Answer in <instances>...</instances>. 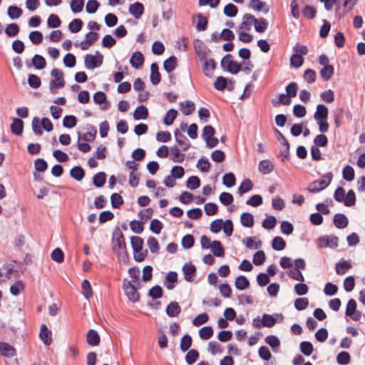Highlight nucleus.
<instances>
[{"label":"nucleus","instance_id":"nucleus-1","mask_svg":"<svg viewBox=\"0 0 365 365\" xmlns=\"http://www.w3.org/2000/svg\"><path fill=\"white\" fill-rule=\"evenodd\" d=\"M329 115L328 108L324 104H319L314 114V118L319 125V130L325 133L329 130V125L327 121Z\"/></svg>","mask_w":365,"mask_h":365},{"label":"nucleus","instance_id":"nucleus-2","mask_svg":"<svg viewBox=\"0 0 365 365\" xmlns=\"http://www.w3.org/2000/svg\"><path fill=\"white\" fill-rule=\"evenodd\" d=\"M112 242L113 252H117L118 250H122L125 258L128 259L129 255L126 248L125 237L118 227H115L113 230Z\"/></svg>","mask_w":365,"mask_h":365},{"label":"nucleus","instance_id":"nucleus-3","mask_svg":"<svg viewBox=\"0 0 365 365\" xmlns=\"http://www.w3.org/2000/svg\"><path fill=\"white\" fill-rule=\"evenodd\" d=\"M51 76L54 78L50 82V92L52 94H56L58 88H61L65 86L63 72L59 68H53L51 71Z\"/></svg>","mask_w":365,"mask_h":365},{"label":"nucleus","instance_id":"nucleus-4","mask_svg":"<svg viewBox=\"0 0 365 365\" xmlns=\"http://www.w3.org/2000/svg\"><path fill=\"white\" fill-rule=\"evenodd\" d=\"M232 55L226 54L220 61V66L224 71H227L231 74L235 75L242 71V68L241 64L237 61H233Z\"/></svg>","mask_w":365,"mask_h":365},{"label":"nucleus","instance_id":"nucleus-5","mask_svg":"<svg viewBox=\"0 0 365 365\" xmlns=\"http://www.w3.org/2000/svg\"><path fill=\"white\" fill-rule=\"evenodd\" d=\"M323 178H326L327 180L321 179L309 183L307 187V190L311 193H316L323 190L331 183L333 178V174L331 172H329L324 174Z\"/></svg>","mask_w":365,"mask_h":365},{"label":"nucleus","instance_id":"nucleus-6","mask_svg":"<svg viewBox=\"0 0 365 365\" xmlns=\"http://www.w3.org/2000/svg\"><path fill=\"white\" fill-rule=\"evenodd\" d=\"M123 289L128 297V299L133 302H137L140 299V293L138 292V288L134 284L124 279L123 282Z\"/></svg>","mask_w":365,"mask_h":365},{"label":"nucleus","instance_id":"nucleus-7","mask_svg":"<svg viewBox=\"0 0 365 365\" xmlns=\"http://www.w3.org/2000/svg\"><path fill=\"white\" fill-rule=\"evenodd\" d=\"M103 61V56L98 51H96L95 56L86 54L84 58L85 66L88 69H94L101 66Z\"/></svg>","mask_w":365,"mask_h":365},{"label":"nucleus","instance_id":"nucleus-8","mask_svg":"<svg viewBox=\"0 0 365 365\" xmlns=\"http://www.w3.org/2000/svg\"><path fill=\"white\" fill-rule=\"evenodd\" d=\"M357 304L355 299H350L346 304L345 314L354 321H359L362 315L360 311L356 310Z\"/></svg>","mask_w":365,"mask_h":365},{"label":"nucleus","instance_id":"nucleus-9","mask_svg":"<svg viewBox=\"0 0 365 365\" xmlns=\"http://www.w3.org/2000/svg\"><path fill=\"white\" fill-rule=\"evenodd\" d=\"M245 18L254 21L255 29L257 33H264L268 27V21L264 18L256 19L250 14H245Z\"/></svg>","mask_w":365,"mask_h":365},{"label":"nucleus","instance_id":"nucleus-10","mask_svg":"<svg viewBox=\"0 0 365 365\" xmlns=\"http://www.w3.org/2000/svg\"><path fill=\"white\" fill-rule=\"evenodd\" d=\"M174 135L176 143L181 147V150L186 152L191 145L189 140L178 129L175 130Z\"/></svg>","mask_w":365,"mask_h":365},{"label":"nucleus","instance_id":"nucleus-11","mask_svg":"<svg viewBox=\"0 0 365 365\" xmlns=\"http://www.w3.org/2000/svg\"><path fill=\"white\" fill-rule=\"evenodd\" d=\"M182 269L185 279L189 282H192L197 271L195 266L192 262L185 263Z\"/></svg>","mask_w":365,"mask_h":365},{"label":"nucleus","instance_id":"nucleus-12","mask_svg":"<svg viewBox=\"0 0 365 365\" xmlns=\"http://www.w3.org/2000/svg\"><path fill=\"white\" fill-rule=\"evenodd\" d=\"M145 61L143 54L140 51L134 52L130 59V63L135 69L140 68L143 66Z\"/></svg>","mask_w":365,"mask_h":365},{"label":"nucleus","instance_id":"nucleus-13","mask_svg":"<svg viewBox=\"0 0 365 365\" xmlns=\"http://www.w3.org/2000/svg\"><path fill=\"white\" fill-rule=\"evenodd\" d=\"M39 336L45 345L49 346L52 343V333L44 324L41 326Z\"/></svg>","mask_w":365,"mask_h":365},{"label":"nucleus","instance_id":"nucleus-14","mask_svg":"<svg viewBox=\"0 0 365 365\" xmlns=\"http://www.w3.org/2000/svg\"><path fill=\"white\" fill-rule=\"evenodd\" d=\"M106 99V94L103 91H97L93 95V101L96 104L104 103V106L101 107L102 110H108L110 107V103Z\"/></svg>","mask_w":365,"mask_h":365},{"label":"nucleus","instance_id":"nucleus-15","mask_svg":"<svg viewBox=\"0 0 365 365\" xmlns=\"http://www.w3.org/2000/svg\"><path fill=\"white\" fill-rule=\"evenodd\" d=\"M128 11L136 19H139L144 12V6L141 2L136 1L130 5Z\"/></svg>","mask_w":365,"mask_h":365},{"label":"nucleus","instance_id":"nucleus-16","mask_svg":"<svg viewBox=\"0 0 365 365\" xmlns=\"http://www.w3.org/2000/svg\"><path fill=\"white\" fill-rule=\"evenodd\" d=\"M0 353L1 355L11 358L16 354L15 348L10 345L9 343L1 341L0 342Z\"/></svg>","mask_w":365,"mask_h":365},{"label":"nucleus","instance_id":"nucleus-17","mask_svg":"<svg viewBox=\"0 0 365 365\" xmlns=\"http://www.w3.org/2000/svg\"><path fill=\"white\" fill-rule=\"evenodd\" d=\"M178 282V274L175 271L169 272L164 281V285L168 289H173L175 287V283Z\"/></svg>","mask_w":365,"mask_h":365},{"label":"nucleus","instance_id":"nucleus-18","mask_svg":"<svg viewBox=\"0 0 365 365\" xmlns=\"http://www.w3.org/2000/svg\"><path fill=\"white\" fill-rule=\"evenodd\" d=\"M101 337L97 331L90 329L86 334V342L92 346H98L100 344Z\"/></svg>","mask_w":365,"mask_h":365},{"label":"nucleus","instance_id":"nucleus-19","mask_svg":"<svg viewBox=\"0 0 365 365\" xmlns=\"http://www.w3.org/2000/svg\"><path fill=\"white\" fill-rule=\"evenodd\" d=\"M150 82L153 85H158L161 81V75L157 63H153L150 66Z\"/></svg>","mask_w":365,"mask_h":365},{"label":"nucleus","instance_id":"nucleus-20","mask_svg":"<svg viewBox=\"0 0 365 365\" xmlns=\"http://www.w3.org/2000/svg\"><path fill=\"white\" fill-rule=\"evenodd\" d=\"M130 244L133 250V255H136L143 250L144 240L140 237L132 236L130 237Z\"/></svg>","mask_w":365,"mask_h":365},{"label":"nucleus","instance_id":"nucleus-21","mask_svg":"<svg viewBox=\"0 0 365 365\" xmlns=\"http://www.w3.org/2000/svg\"><path fill=\"white\" fill-rule=\"evenodd\" d=\"M333 222L336 227L344 229L348 226L349 220L345 215L337 213L334 216Z\"/></svg>","mask_w":365,"mask_h":365},{"label":"nucleus","instance_id":"nucleus-22","mask_svg":"<svg viewBox=\"0 0 365 365\" xmlns=\"http://www.w3.org/2000/svg\"><path fill=\"white\" fill-rule=\"evenodd\" d=\"M274 166L269 160H262L259 162L258 169L263 175H267L274 170Z\"/></svg>","mask_w":365,"mask_h":365},{"label":"nucleus","instance_id":"nucleus-23","mask_svg":"<svg viewBox=\"0 0 365 365\" xmlns=\"http://www.w3.org/2000/svg\"><path fill=\"white\" fill-rule=\"evenodd\" d=\"M165 312L168 316L175 317L181 312V307L177 302H171L168 304Z\"/></svg>","mask_w":365,"mask_h":365},{"label":"nucleus","instance_id":"nucleus-24","mask_svg":"<svg viewBox=\"0 0 365 365\" xmlns=\"http://www.w3.org/2000/svg\"><path fill=\"white\" fill-rule=\"evenodd\" d=\"M178 67V58L175 56H170L163 63V68L165 71L170 73Z\"/></svg>","mask_w":365,"mask_h":365},{"label":"nucleus","instance_id":"nucleus-25","mask_svg":"<svg viewBox=\"0 0 365 365\" xmlns=\"http://www.w3.org/2000/svg\"><path fill=\"white\" fill-rule=\"evenodd\" d=\"M11 130L16 135H21L24 130V121L20 118H14L11 124Z\"/></svg>","mask_w":365,"mask_h":365},{"label":"nucleus","instance_id":"nucleus-26","mask_svg":"<svg viewBox=\"0 0 365 365\" xmlns=\"http://www.w3.org/2000/svg\"><path fill=\"white\" fill-rule=\"evenodd\" d=\"M210 249H211L213 255L217 257H223L225 256V249L219 240H214Z\"/></svg>","mask_w":365,"mask_h":365},{"label":"nucleus","instance_id":"nucleus-27","mask_svg":"<svg viewBox=\"0 0 365 365\" xmlns=\"http://www.w3.org/2000/svg\"><path fill=\"white\" fill-rule=\"evenodd\" d=\"M148 115L149 113L146 106L140 105L135 108L133 118L135 120H144L148 117Z\"/></svg>","mask_w":365,"mask_h":365},{"label":"nucleus","instance_id":"nucleus-28","mask_svg":"<svg viewBox=\"0 0 365 365\" xmlns=\"http://www.w3.org/2000/svg\"><path fill=\"white\" fill-rule=\"evenodd\" d=\"M249 6L252 9L259 11H262L264 14L269 12V7H266V3L261 0H251Z\"/></svg>","mask_w":365,"mask_h":365},{"label":"nucleus","instance_id":"nucleus-29","mask_svg":"<svg viewBox=\"0 0 365 365\" xmlns=\"http://www.w3.org/2000/svg\"><path fill=\"white\" fill-rule=\"evenodd\" d=\"M180 107L182 113L185 115H189L192 114L195 109V103L190 101L181 102L180 103Z\"/></svg>","mask_w":365,"mask_h":365},{"label":"nucleus","instance_id":"nucleus-30","mask_svg":"<svg viewBox=\"0 0 365 365\" xmlns=\"http://www.w3.org/2000/svg\"><path fill=\"white\" fill-rule=\"evenodd\" d=\"M170 153L173 156L171 160L174 163H182L184 161L185 155L180 152V150L177 145L170 148Z\"/></svg>","mask_w":365,"mask_h":365},{"label":"nucleus","instance_id":"nucleus-31","mask_svg":"<svg viewBox=\"0 0 365 365\" xmlns=\"http://www.w3.org/2000/svg\"><path fill=\"white\" fill-rule=\"evenodd\" d=\"M85 175L86 173L83 168L80 165L74 166L70 170L71 177L77 181L82 180Z\"/></svg>","mask_w":365,"mask_h":365},{"label":"nucleus","instance_id":"nucleus-32","mask_svg":"<svg viewBox=\"0 0 365 365\" xmlns=\"http://www.w3.org/2000/svg\"><path fill=\"white\" fill-rule=\"evenodd\" d=\"M195 16L197 19V21L195 24L196 29L199 31H205L208 25V20L207 17H205L200 13L196 14Z\"/></svg>","mask_w":365,"mask_h":365},{"label":"nucleus","instance_id":"nucleus-33","mask_svg":"<svg viewBox=\"0 0 365 365\" xmlns=\"http://www.w3.org/2000/svg\"><path fill=\"white\" fill-rule=\"evenodd\" d=\"M91 131L87 132L86 133H83V135L81 133H78V140L81 139L86 142H93L96 136L97 130L96 129L90 125Z\"/></svg>","mask_w":365,"mask_h":365},{"label":"nucleus","instance_id":"nucleus-34","mask_svg":"<svg viewBox=\"0 0 365 365\" xmlns=\"http://www.w3.org/2000/svg\"><path fill=\"white\" fill-rule=\"evenodd\" d=\"M250 281L243 275L238 276L235 282L236 289L239 290H245L247 289L250 287Z\"/></svg>","mask_w":365,"mask_h":365},{"label":"nucleus","instance_id":"nucleus-35","mask_svg":"<svg viewBox=\"0 0 365 365\" xmlns=\"http://www.w3.org/2000/svg\"><path fill=\"white\" fill-rule=\"evenodd\" d=\"M31 64L36 69L41 70L46 67V59L41 55L35 54L31 60Z\"/></svg>","mask_w":365,"mask_h":365},{"label":"nucleus","instance_id":"nucleus-36","mask_svg":"<svg viewBox=\"0 0 365 365\" xmlns=\"http://www.w3.org/2000/svg\"><path fill=\"white\" fill-rule=\"evenodd\" d=\"M334 71V68L332 65H325V66L320 70V76L323 80L327 81L333 76Z\"/></svg>","mask_w":365,"mask_h":365},{"label":"nucleus","instance_id":"nucleus-37","mask_svg":"<svg viewBox=\"0 0 365 365\" xmlns=\"http://www.w3.org/2000/svg\"><path fill=\"white\" fill-rule=\"evenodd\" d=\"M277 323V318L274 315L264 314L262 317L261 324L264 327H272Z\"/></svg>","mask_w":365,"mask_h":365},{"label":"nucleus","instance_id":"nucleus-38","mask_svg":"<svg viewBox=\"0 0 365 365\" xmlns=\"http://www.w3.org/2000/svg\"><path fill=\"white\" fill-rule=\"evenodd\" d=\"M192 344V339L190 335L185 334L182 336L180 340V348L182 352H185L189 350Z\"/></svg>","mask_w":365,"mask_h":365},{"label":"nucleus","instance_id":"nucleus-39","mask_svg":"<svg viewBox=\"0 0 365 365\" xmlns=\"http://www.w3.org/2000/svg\"><path fill=\"white\" fill-rule=\"evenodd\" d=\"M240 222L242 226L252 227L254 225V217L250 212H243L240 217Z\"/></svg>","mask_w":365,"mask_h":365},{"label":"nucleus","instance_id":"nucleus-40","mask_svg":"<svg viewBox=\"0 0 365 365\" xmlns=\"http://www.w3.org/2000/svg\"><path fill=\"white\" fill-rule=\"evenodd\" d=\"M351 268V264L348 261H342L336 264L335 270L337 274H344L348 269Z\"/></svg>","mask_w":365,"mask_h":365},{"label":"nucleus","instance_id":"nucleus-41","mask_svg":"<svg viewBox=\"0 0 365 365\" xmlns=\"http://www.w3.org/2000/svg\"><path fill=\"white\" fill-rule=\"evenodd\" d=\"M106 181V174L104 172H99L94 175L93 183L96 187H103Z\"/></svg>","mask_w":365,"mask_h":365},{"label":"nucleus","instance_id":"nucleus-42","mask_svg":"<svg viewBox=\"0 0 365 365\" xmlns=\"http://www.w3.org/2000/svg\"><path fill=\"white\" fill-rule=\"evenodd\" d=\"M272 247L273 250L276 251L283 250L286 247V242L281 237H274L272 242Z\"/></svg>","mask_w":365,"mask_h":365},{"label":"nucleus","instance_id":"nucleus-43","mask_svg":"<svg viewBox=\"0 0 365 365\" xmlns=\"http://www.w3.org/2000/svg\"><path fill=\"white\" fill-rule=\"evenodd\" d=\"M148 295L153 299H158L163 297V290L160 285H155L149 289Z\"/></svg>","mask_w":365,"mask_h":365},{"label":"nucleus","instance_id":"nucleus-44","mask_svg":"<svg viewBox=\"0 0 365 365\" xmlns=\"http://www.w3.org/2000/svg\"><path fill=\"white\" fill-rule=\"evenodd\" d=\"M253 188V183L251 180L245 179L242 181L240 187H238L237 192L242 195L250 191Z\"/></svg>","mask_w":365,"mask_h":365},{"label":"nucleus","instance_id":"nucleus-45","mask_svg":"<svg viewBox=\"0 0 365 365\" xmlns=\"http://www.w3.org/2000/svg\"><path fill=\"white\" fill-rule=\"evenodd\" d=\"M200 179L197 176L192 175L187 180L186 187L191 190H194L200 186Z\"/></svg>","mask_w":365,"mask_h":365},{"label":"nucleus","instance_id":"nucleus-46","mask_svg":"<svg viewBox=\"0 0 365 365\" xmlns=\"http://www.w3.org/2000/svg\"><path fill=\"white\" fill-rule=\"evenodd\" d=\"M200 354L197 349H190L185 356V361L188 365L193 364L199 358Z\"/></svg>","mask_w":365,"mask_h":365},{"label":"nucleus","instance_id":"nucleus-47","mask_svg":"<svg viewBox=\"0 0 365 365\" xmlns=\"http://www.w3.org/2000/svg\"><path fill=\"white\" fill-rule=\"evenodd\" d=\"M83 26V22L80 19H74L68 24V29L71 33L79 32Z\"/></svg>","mask_w":365,"mask_h":365},{"label":"nucleus","instance_id":"nucleus-48","mask_svg":"<svg viewBox=\"0 0 365 365\" xmlns=\"http://www.w3.org/2000/svg\"><path fill=\"white\" fill-rule=\"evenodd\" d=\"M343 178L348 181H352L354 179L355 173L354 168L351 165H346L342 170Z\"/></svg>","mask_w":365,"mask_h":365},{"label":"nucleus","instance_id":"nucleus-49","mask_svg":"<svg viewBox=\"0 0 365 365\" xmlns=\"http://www.w3.org/2000/svg\"><path fill=\"white\" fill-rule=\"evenodd\" d=\"M222 183L227 187H233L236 183V178L234 173H227L222 177Z\"/></svg>","mask_w":365,"mask_h":365},{"label":"nucleus","instance_id":"nucleus-50","mask_svg":"<svg viewBox=\"0 0 365 365\" xmlns=\"http://www.w3.org/2000/svg\"><path fill=\"white\" fill-rule=\"evenodd\" d=\"M177 115H178V111L176 110H175L173 108L170 109L167 112V113L163 119L164 124L166 125H171L173 123L175 119L177 118Z\"/></svg>","mask_w":365,"mask_h":365},{"label":"nucleus","instance_id":"nucleus-51","mask_svg":"<svg viewBox=\"0 0 365 365\" xmlns=\"http://www.w3.org/2000/svg\"><path fill=\"white\" fill-rule=\"evenodd\" d=\"M213 329L210 326H205L199 330L200 337L203 340H207L212 336Z\"/></svg>","mask_w":365,"mask_h":365},{"label":"nucleus","instance_id":"nucleus-52","mask_svg":"<svg viewBox=\"0 0 365 365\" xmlns=\"http://www.w3.org/2000/svg\"><path fill=\"white\" fill-rule=\"evenodd\" d=\"M299 348L301 352L305 356H310L314 350L312 344L307 341H302Z\"/></svg>","mask_w":365,"mask_h":365},{"label":"nucleus","instance_id":"nucleus-53","mask_svg":"<svg viewBox=\"0 0 365 365\" xmlns=\"http://www.w3.org/2000/svg\"><path fill=\"white\" fill-rule=\"evenodd\" d=\"M223 12L225 16L232 18L237 16L238 9L235 4L229 3L224 7Z\"/></svg>","mask_w":365,"mask_h":365},{"label":"nucleus","instance_id":"nucleus-54","mask_svg":"<svg viewBox=\"0 0 365 365\" xmlns=\"http://www.w3.org/2000/svg\"><path fill=\"white\" fill-rule=\"evenodd\" d=\"M20 29L17 24L11 23L7 25L5 33L9 37L16 36L19 33Z\"/></svg>","mask_w":365,"mask_h":365},{"label":"nucleus","instance_id":"nucleus-55","mask_svg":"<svg viewBox=\"0 0 365 365\" xmlns=\"http://www.w3.org/2000/svg\"><path fill=\"white\" fill-rule=\"evenodd\" d=\"M228 83V80L224 76H218L215 83H214V88L217 91H224Z\"/></svg>","mask_w":365,"mask_h":365},{"label":"nucleus","instance_id":"nucleus-56","mask_svg":"<svg viewBox=\"0 0 365 365\" xmlns=\"http://www.w3.org/2000/svg\"><path fill=\"white\" fill-rule=\"evenodd\" d=\"M266 259V255L263 250L257 251L253 256L252 262L255 265L259 266L262 265Z\"/></svg>","mask_w":365,"mask_h":365},{"label":"nucleus","instance_id":"nucleus-57","mask_svg":"<svg viewBox=\"0 0 365 365\" xmlns=\"http://www.w3.org/2000/svg\"><path fill=\"white\" fill-rule=\"evenodd\" d=\"M298 85L296 82L289 83L286 87L285 91L286 93L291 99L292 98L296 97L298 91Z\"/></svg>","mask_w":365,"mask_h":365},{"label":"nucleus","instance_id":"nucleus-58","mask_svg":"<svg viewBox=\"0 0 365 365\" xmlns=\"http://www.w3.org/2000/svg\"><path fill=\"white\" fill-rule=\"evenodd\" d=\"M22 9L16 6H10L8 8L7 14L10 19L19 18L22 14Z\"/></svg>","mask_w":365,"mask_h":365},{"label":"nucleus","instance_id":"nucleus-59","mask_svg":"<svg viewBox=\"0 0 365 365\" xmlns=\"http://www.w3.org/2000/svg\"><path fill=\"white\" fill-rule=\"evenodd\" d=\"M344 204L346 207H351L356 204V195L353 190H349L346 193Z\"/></svg>","mask_w":365,"mask_h":365},{"label":"nucleus","instance_id":"nucleus-60","mask_svg":"<svg viewBox=\"0 0 365 365\" xmlns=\"http://www.w3.org/2000/svg\"><path fill=\"white\" fill-rule=\"evenodd\" d=\"M220 202L225 206L231 205L234 200L232 195L227 192H222L219 196Z\"/></svg>","mask_w":365,"mask_h":365},{"label":"nucleus","instance_id":"nucleus-61","mask_svg":"<svg viewBox=\"0 0 365 365\" xmlns=\"http://www.w3.org/2000/svg\"><path fill=\"white\" fill-rule=\"evenodd\" d=\"M77 124V118L75 115H66L63 120V125L66 128H72Z\"/></svg>","mask_w":365,"mask_h":365},{"label":"nucleus","instance_id":"nucleus-62","mask_svg":"<svg viewBox=\"0 0 365 365\" xmlns=\"http://www.w3.org/2000/svg\"><path fill=\"white\" fill-rule=\"evenodd\" d=\"M61 21L60 18L54 14H51L47 20V25L49 28H58L61 26Z\"/></svg>","mask_w":365,"mask_h":365},{"label":"nucleus","instance_id":"nucleus-63","mask_svg":"<svg viewBox=\"0 0 365 365\" xmlns=\"http://www.w3.org/2000/svg\"><path fill=\"white\" fill-rule=\"evenodd\" d=\"M350 361V354L346 351H341L336 356V361L340 365H346Z\"/></svg>","mask_w":365,"mask_h":365},{"label":"nucleus","instance_id":"nucleus-64","mask_svg":"<svg viewBox=\"0 0 365 365\" xmlns=\"http://www.w3.org/2000/svg\"><path fill=\"white\" fill-rule=\"evenodd\" d=\"M110 202L113 208H119L124 203V201L120 194L115 192L110 196Z\"/></svg>","mask_w":365,"mask_h":365}]
</instances>
